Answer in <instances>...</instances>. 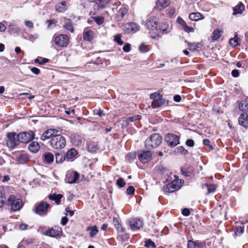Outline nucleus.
<instances>
[{
  "instance_id": "obj_28",
  "label": "nucleus",
  "mask_w": 248,
  "mask_h": 248,
  "mask_svg": "<svg viewBox=\"0 0 248 248\" xmlns=\"http://www.w3.org/2000/svg\"><path fill=\"white\" fill-rule=\"evenodd\" d=\"M72 142L75 145H78L81 143L82 138L77 134H72L70 136Z\"/></svg>"
},
{
  "instance_id": "obj_64",
  "label": "nucleus",
  "mask_w": 248,
  "mask_h": 248,
  "mask_svg": "<svg viewBox=\"0 0 248 248\" xmlns=\"http://www.w3.org/2000/svg\"><path fill=\"white\" fill-rule=\"evenodd\" d=\"M92 63L96 64V65H99V64H102V63L101 62V60H100L99 57H97L95 60L92 61Z\"/></svg>"
},
{
  "instance_id": "obj_9",
  "label": "nucleus",
  "mask_w": 248,
  "mask_h": 248,
  "mask_svg": "<svg viewBox=\"0 0 248 248\" xmlns=\"http://www.w3.org/2000/svg\"><path fill=\"white\" fill-rule=\"evenodd\" d=\"M62 233V229L59 226H53L51 229H48L43 232V234L51 237L60 236Z\"/></svg>"
},
{
  "instance_id": "obj_25",
  "label": "nucleus",
  "mask_w": 248,
  "mask_h": 248,
  "mask_svg": "<svg viewBox=\"0 0 248 248\" xmlns=\"http://www.w3.org/2000/svg\"><path fill=\"white\" fill-rule=\"evenodd\" d=\"M29 160V157L26 153H21L16 157V161L19 164H24Z\"/></svg>"
},
{
  "instance_id": "obj_38",
  "label": "nucleus",
  "mask_w": 248,
  "mask_h": 248,
  "mask_svg": "<svg viewBox=\"0 0 248 248\" xmlns=\"http://www.w3.org/2000/svg\"><path fill=\"white\" fill-rule=\"evenodd\" d=\"M20 31V29L16 25L10 23L9 25V32L11 34H15Z\"/></svg>"
},
{
  "instance_id": "obj_2",
  "label": "nucleus",
  "mask_w": 248,
  "mask_h": 248,
  "mask_svg": "<svg viewBox=\"0 0 248 248\" xmlns=\"http://www.w3.org/2000/svg\"><path fill=\"white\" fill-rule=\"evenodd\" d=\"M50 143L53 149H62L65 146L66 140L64 137L57 133L50 140Z\"/></svg>"
},
{
  "instance_id": "obj_53",
  "label": "nucleus",
  "mask_w": 248,
  "mask_h": 248,
  "mask_svg": "<svg viewBox=\"0 0 248 248\" xmlns=\"http://www.w3.org/2000/svg\"><path fill=\"white\" fill-rule=\"evenodd\" d=\"M202 143L204 145L208 146L211 150L214 149V147L213 145L210 144V140L209 139H204L202 141Z\"/></svg>"
},
{
  "instance_id": "obj_27",
  "label": "nucleus",
  "mask_w": 248,
  "mask_h": 248,
  "mask_svg": "<svg viewBox=\"0 0 248 248\" xmlns=\"http://www.w3.org/2000/svg\"><path fill=\"white\" fill-rule=\"evenodd\" d=\"M245 9V6L241 2H239L238 4L233 8V15L241 14Z\"/></svg>"
},
{
  "instance_id": "obj_17",
  "label": "nucleus",
  "mask_w": 248,
  "mask_h": 248,
  "mask_svg": "<svg viewBox=\"0 0 248 248\" xmlns=\"http://www.w3.org/2000/svg\"><path fill=\"white\" fill-rule=\"evenodd\" d=\"M129 225L132 230H138L142 227V221L139 218H134L130 221Z\"/></svg>"
},
{
  "instance_id": "obj_18",
  "label": "nucleus",
  "mask_w": 248,
  "mask_h": 248,
  "mask_svg": "<svg viewBox=\"0 0 248 248\" xmlns=\"http://www.w3.org/2000/svg\"><path fill=\"white\" fill-rule=\"evenodd\" d=\"M128 12V9L125 7H122L117 11L115 16V19L116 21H121L124 17Z\"/></svg>"
},
{
  "instance_id": "obj_22",
  "label": "nucleus",
  "mask_w": 248,
  "mask_h": 248,
  "mask_svg": "<svg viewBox=\"0 0 248 248\" xmlns=\"http://www.w3.org/2000/svg\"><path fill=\"white\" fill-rule=\"evenodd\" d=\"M68 8L67 3L65 1H62L55 5V10L57 12L62 13L65 12Z\"/></svg>"
},
{
  "instance_id": "obj_6",
  "label": "nucleus",
  "mask_w": 248,
  "mask_h": 248,
  "mask_svg": "<svg viewBox=\"0 0 248 248\" xmlns=\"http://www.w3.org/2000/svg\"><path fill=\"white\" fill-rule=\"evenodd\" d=\"M8 204L11 206L13 211H17L22 206V201L20 199H16L14 195H11L8 199Z\"/></svg>"
},
{
  "instance_id": "obj_45",
  "label": "nucleus",
  "mask_w": 248,
  "mask_h": 248,
  "mask_svg": "<svg viewBox=\"0 0 248 248\" xmlns=\"http://www.w3.org/2000/svg\"><path fill=\"white\" fill-rule=\"evenodd\" d=\"M115 42L119 45H122L124 44V42L121 40V34H118L114 36V39Z\"/></svg>"
},
{
  "instance_id": "obj_11",
  "label": "nucleus",
  "mask_w": 248,
  "mask_h": 248,
  "mask_svg": "<svg viewBox=\"0 0 248 248\" xmlns=\"http://www.w3.org/2000/svg\"><path fill=\"white\" fill-rule=\"evenodd\" d=\"M158 22L157 18L154 16H151L147 19L145 23V26L148 30L154 32L155 30L156 29Z\"/></svg>"
},
{
  "instance_id": "obj_46",
  "label": "nucleus",
  "mask_w": 248,
  "mask_h": 248,
  "mask_svg": "<svg viewBox=\"0 0 248 248\" xmlns=\"http://www.w3.org/2000/svg\"><path fill=\"white\" fill-rule=\"evenodd\" d=\"M139 50L142 53H145L149 50L148 47L145 44L142 43L139 47Z\"/></svg>"
},
{
  "instance_id": "obj_60",
  "label": "nucleus",
  "mask_w": 248,
  "mask_h": 248,
  "mask_svg": "<svg viewBox=\"0 0 248 248\" xmlns=\"http://www.w3.org/2000/svg\"><path fill=\"white\" fill-rule=\"evenodd\" d=\"M5 198L3 196L2 193H0V207H2L5 204Z\"/></svg>"
},
{
  "instance_id": "obj_16",
  "label": "nucleus",
  "mask_w": 248,
  "mask_h": 248,
  "mask_svg": "<svg viewBox=\"0 0 248 248\" xmlns=\"http://www.w3.org/2000/svg\"><path fill=\"white\" fill-rule=\"evenodd\" d=\"M79 173L77 171L68 172L66 174V179L69 184H73L77 182L79 178Z\"/></svg>"
},
{
  "instance_id": "obj_30",
  "label": "nucleus",
  "mask_w": 248,
  "mask_h": 248,
  "mask_svg": "<svg viewBox=\"0 0 248 248\" xmlns=\"http://www.w3.org/2000/svg\"><path fill=\"white\" fill-rule=\"evenodd\" d=\"M189 18L193 21H198L201 19L204 18V17L202 14L200 13H192L189 15Z\"/></svg>"
},
{
  "instance_id": "obj_36",
  "label": "nucleus",
  "mask_w": 248,
  "mask_h": 248,
  "mask_svg": "<svg viewBox=\"0 0 248 248\" xmlns=\"http://www.w3.org/2000/svg\"><path fill=\"white\" fill-rule=\"evenodd\" d=\"M239 108L241 111H248V99L242 100L239 104Z\"/></svg>"
},
{
  "instance_id": "obj_61",
  "label": "nucleus",
  "mask_w": 248,
  "mask_h": 248,
  "mask_svg": "<svg viewBox=\"0 0 248 248\" xmlns=\"http://www.w3.org/2000/svg\"><path fill=\"white\" fill-rule=\"evenodd\" d=\"M182 214L184 216L187 217L190 215V212L188 208H184L182 211Z\"/></svg>"
},
{
  "instance_id": "obj_63",
  "label": "nucleus",
  "mask_w": 248,
  "mask_h": 248,
  "mask_svg": "<svg viewBox=\"0 0 248 248\" xmlns=\"http://www.w3.org/2000/svg\"><path fill=\"white\" fill-rule=\"evenodd\" d=\"M31 71L35 75H38L40 73V70L36 67H33L31 69Z\"/></svg>"
},
{
  "instance_id": "obj_56",
  "label": "nucleus",
  "mask_w": 248,
  "mask_h": 248,
  "mask_svg": "<svg viewBox=\"0 0 248 248\" xmlns=\"http://www.w3.org/2000/svg\"><path fill=\"white\" fill-rule=\"evenodd\" d=\"M136 157V155L135 154L129 153L127 154L126 156V159L129 162H130L134 160Z\"/></svg>"
},
{
  "instance_id": "obj_32",
  "label": "nucleus",
  "mask_w": 248,
  "mask_h": 248,
  "mask_svg": "<svg viewBox=\"0 0 248 248\" xmlns=\"http://www.w3.org/2000/svg\"><path fill=\"white\" fill-rule=\"evenodd\" d=\"M83 39L87 41H91L93 38V34L92 31L88 30L84 31L83 34Z\"/></svg>"
},
{
  "instance_id": "obj_55",
  "label": "nucleus",
  "mask_w": 248,
  "mask_h": 248,
  "mask_svg": "<svg viewBox=\"0 0 248 248\" xmlns=\"http://www.w3.org/2000/svg\"><path fill=\"white\" fill-rule=\"evenodd\" d=\"M177 151L178 153L186 155L187 154L188 152L183 146H179L177 148Z\"/></svg>"
},
{
  "instance_id": "obj_33",
  "label": "nucleus",
  "mask_w": 248,
  "mask_h": 248,
  "mask_svg": "<svg viewBox=\"0 0 248 248\" xmlns=\"http://www.w3.org/2000/svg\"><path fill=\"white\" fill-rule=\"evenodd\" d=\"M170 4V3L167 0H157L156 2V6L160 9H162L166 8Z\"/></svg>"
},
{
  "instance_id": "obj_21",
  "label": "nucleus",
  "mask_w": 248,
  "mask_h": 248,
  "mask_svg": "<svg viewBox=\"0 0 248 248\" xmlns=\"http://www.w3.org/2000/svg\"><path fill=\"white\" fill-rule=\"evenodd\" d=\"M177 23L180 25L183 28L185 32L189 33L190 32H194V29L192 27H188L186 22L180 17L177 18Z\"/></svg>"
},
{
  "instance_id": "obj_41",
  "label": "nucleus",
  "mask_w": 248,
  "mask_h": 248,
  "mask_svg": "<svg viewBox=\"0 0 248 248\" xmlns=\"http://www.w3.org/2000/svg\"><path fill=\"white\" fill-rule=\"evenodd\" d=\"M221 36V32L219 30H214L212 32V36L211 39L213 41H215L219 39Z\"/></svg>"
},
{
  "instance_id": "obj_29",
  "label": "nucleus",
  "mask_w": 248,
  "mask_h": 248,
  "mask_svg": "<svg viewBox=\"0 0 248 248\" xmlns=\"http://www.w3.org/2000/svg\"><path fill=\"white\" fill-rule=\"evenodd\" d=\"M28 149L32 153H36L39 150V144L37 142L33 141L29 145Z\"/></svg>"
},
{
  "instance_id": "obj_5",
  "label": "nucleus",
  "mask_w": 248,
  "mask_h": 248,
  "mask_svg": "<svg viewBox=\"0 0 248 248\" xmlns=\"http://www.w3.org/2000/svg\"><path fill=\"white\" fill-rule=\"evenodd\" d=\"M35 133L33 131L28 132H23L18 134L16 136L19 142L24 143H27L30 141H32L34 138Z\"/></svg>"
},
{
  "instance_id": "obj_39",
  "label": "nucleus",
  "mask_w": 248,
  "mask_h": 248,
  "mask_svg": "<svg viewBox=\"0 0 248 248\" xmlns=\"http://www.w3.org/2000/svg\"><path fill=\"white\" fill-rule=\"evenodd\" d=\"M204 186L206 187L207 189V192L206 194V195L214 192L217 188L216 185L214 184H206L204 185Z\"/></svg>"
},
{
  "instance_id": "obj_7",
  "label": "nucleus",
  "mask_w": 248,
  "mask_h": 248,
  "mask_svg": "<svg viewBox=\"0 0 248 248\" xmlns=\"http://www.w3.org/2000/svg\"><path fill=\"white\" fill-rule=\"evenodd\" d=\"M137 154L138 159L143 163L150 161L152 156V152L149 150H140L138 151Z\"/></svg>"
},
{
  "instance_id": "obj_52",
  "label": "nucleus",
  "mask_w": 248,
  "mask_h": 248,
  "mask_svg": "<svg viewBox=\"0 0 248 248\" xmlns=\"http://www.w3.org/2000/svg\"><path fill=\"white\" fill-rule=\"evenodd\" d=\"M145 247L147 248H155L156 247L155 244L154 242L151 240V239H148L145 242Z\"/></svg>"
},
{
  "instance_id": "obj_58",
  "label": "nucleus",
  "mask_w": 248,
  "mask_h": 248,
  "mask_svg": "<svg viewBox=\"0 0 248 248\" xmlns=\"http://www.w3.org/2000/svg\"><path fill=\"white\" fill-rule=\"evenodd\" d=\"M135 189L133 186H129L126 189V193L128 195H131L134 193Z\"/></svg>"
},
{
  "instance_id": "obj_1",
  "label": "nucleus",
  "mask_w": 248,
  "mask_h": 248,
  "mask_svg": "<svg viewBox=\"0 0 248 248\" xmlns=\"http://www.w3.org/2000/svg\"><path fill=\"white\" fill-rule=\"evenodd\" d=\"M162 137L158 133L152 134L144 142L145 147L148 149L158 147L162 142Z\"/></svg>"
},
{
  "instance_id": "obj_26",
  "label": "nucleus",
  "mask_w": 248,
  "mask_h": 248,
  "mask_svg": "<svg viewBox=\"0 0 248 248\" xmlns=\"http://www.w3.org/2000/svg\"><path fill=\"white\" fill-rule=\"evenodd\" d=\"M62 197H63V195L62 194H57L56 193L49 194L48 196V199L51 201H55V202L57 205H59L60 204L61 199Z\"/></svg>"
},
{
  "instance_id": "obj_31",
  "label": "nucleus",
  "mask_w": 248,
  "mask_h": 248,
  "mask_svg": "<svg viewBox=\"0 0 248 248\" xmlns=\"http://www.w3.org/2000/svg\"><path fill=\"white\" fill-rule=\"evenodd\" d=\"M86 231H90V237L91 238L94 237L98 232V229L96 226H89L87 227Z\"/></svg>"
},
{
  "instance_id": "obj_51",
  "label": "nucleus",
  "mask_w": 248,
  "mask_h": 248,
  "mask_svg": "<svg viewBox=\"0 0 248 248\" xmlns=\"http://www.w3.org/2000/svg\"><path fill=\"white\" fill-rule=\"evenodd\" d=\"M93 20L98 24L101 25L104 22V18L100 16L93 17Z\"/></svg>"
},
{
  "instance_id": "obj_37",
  "label": "nucleus",
  "mask_w": 248,
  "mask_h": 248,
  "mask_svg": "<svg viewBox=\"0 0 248 248\" xmlns=\"http://www.w3.org/2000/svg\"><path fill=\"white\" fill-rule=\"evenodd\" d=\"M77 154V151L74 148H72L67 152L65 155L66 158L67 160L72 159Z\"/></svg>"
},
{
  "instance_id": "obj_20",
  "label": "nucleus",
  "mask_w": 248,
  "mask_h": 248,
  "mask_svg": "<svg viewBox=\"0 0 248 248\" xmlns=\"http://www.w3.org/2000/svg\"><path fill=\"white\" fill-rule=\"evenodd\" d=\"M169 101L165 99L162 98V96L157 100L153 101L152 102V106L153 108H158L164 105H168Z\"/></svg>"
},
{
  "instance_id": "obj_54",
  "label": "nucleus",
  "mask_w": 248,
  "mask_h": 248,
  "mask_svg": "<svg viewBox=\"0 0 248 248\" xmlns=\"http://www.w3.org/2000/svg\"><path fill=\"white\" fill-rule=\"evenodd\" d=\"M244 228L241 227H238L236 228L235 230V234L236 235L240 236L241 234L243 233Z\"/></svg>"
},
{
  "instance_id": "obj_3",
  "label": "nucleus",
  "mask_w": 248,
  "mask_h": 248,
  "mask_svg": "<svg viewBox=\"0 0 248 248\" xmlns=\"http://www.w3.org/2000/svg\"><path fill=\"white\" fill-rule=\"evenodd\" d=\"M50 208V206L48 203L42 201L35 205L33 211L35 214L40 216H44L47 215Z\"/></svg>"
},
{
  "instance_id": "obj_24",
  "label": "nucleus",
  "mask_w": 248,
  "mask_h": 248,
  "mask_svg": "<svg viewBox=\"0 0 248 248\" xmlns=\"http://www.w3.org/2000/svg\"><path fill=\"white\" fill-rule=\"evenodd\" d=\"M43 162L46 164H50L54 161V155L50 152L45 153L43 155Z\"/></svg>"
},
{
  "instance_id": "obj_42",
  "label": "nucleus",
  "mask_w": 248,
  "mask_h": 248,
  "mask_svg": "<svg viewBox=\"0 0 248 248\" xmlns=\"http://www.w3.org/2000/svg\"><path fill=\"white\" fill-rule=\"evenodd\" d=\"M185 42L189 46V49L191 51H196L198 49L199 47V44L196 43H190L187 41H186Z\"/></svg>"
},
{
  "instance_id": "obj_50",
  "label": "nucleus",
  "mask_w": 248,
  "mask_h": 248,
  "mask_svg": "<svg viewBox=\"0 0 248 248\" xmlns=\"http://www.w3.org/2000/svg\"><path fill=\"white\" fill-rule=\"evenodd\" d=\"M116 184L119 187L122 188L125 185V182L123 178H119L117 180Z\"/></svg>"
},
{
  "instance_id": "obj_49",
  "label": "nucleus",
  "mask_w": 248,
  "mask_h": 248,
  "mask_svg": "<svg viewBox=\"0 0 248 248\" xmlns=\"http://www.w3.org/2000/svg\"><path fill=\"white\" fill-rule=\"evenodd\" d=\"M49 59L47 58H42V60L40 61L39 59L36 58L34 60L35 63H38L40 65H43L49 62Z\"/></svg>"
},
{
  "instance_id": "obj_10",
  "label": "nucleus",
  "mask_w": 248,
  "mask_h": 248,
  "mask_svg": "<svg viewBox=\"0 0 248 248\" xmlns=\"http://www.w3.org/2000/svg\"><path fill=\"white\" fill-rule=\"evenodd\" d=\"M123 30L127 33H134L139 31V26L134 22L125 23L122 26Z\"/></svg>"
},
{
  "instance_id": "obj_13",
  "label": "nucleus",
  "mask_w": 248,
  "mask_h": 248,
  "mask_svg": "<svg viewBox=\"0 0 248 248\" xmlns=\"http://www.w3.org/2000/svg\"><path fill=\"white\" fill-rule=\"evenodd\" d=\"M180 186L178 184V180H174L171 183L165 185L163 187V190L166 193H172L178 190Z\"/></svg>"
},
{
  "instance_id": "obj_4",
  "label": "nucleus",
  "mask_w": 248,
  "mask_h": 248,
  "mask_svg": "<svg viewBox=\"0 0 248 248\" xmlns=\"http://www.w3.org/2000/svg\"><path fill=\"white\" fill-rule=\"evenodd\" d=\"M54 44L59 47H66L69 44V38L66 34H59L53 37Z\"/></svg>"
},
{
  "instance_id": "obj_8",
  "label": "nucleus",
  "mask_w": 248,
  "mask_h": 248,
  "mask_svg": "<svg viewBox=\"0 0 248 248\" xmlns=\"http://www.w3.org/2000/svg\"><path fill=\"white\" fill-rule=\"evenodd\" d=\"M7 145L11 149L15 148L19 144L18 139L16 140V133L15 132H10L7 134Z\"/></svg>"
},
{
  "instance_id": "obj_59",
  "label": "nucleus",
  "mask_w": 248,
  "mask_h": 248,
  "mask_svg": "<svg viewBox=\"0 0 248 248\" xmlns=\"http://www.w3.org/2000/svg\"><path fill=\"white\" fill-rule=\"evenodd\" d=\"M186 144L187 146L192 147L194 145V141L192 139H188L186 140Z\"/></svg>"
},
{
  "instance_id": "obj_12",
  "label": "nucleus",
  "mask_w": 248,
  "mask_h": 248,
  "mask_svg": "<svg viewBox=\"0 0 248 248\" xmlns=\"http://www.w3.org/2000/svg\"><path fill=\"white\" fill-rule=\"evenodd\" d=\"M179 137L173 134H168L165 136V141L170 147H175L179 144Z\"/></svg>"
},
{
  "instance_id": "obj_34",
  "label": "nucleus",
  "mask_w": 248,
  "mask_h": 248,
  "mask_svg": "<svg viewBox=\"0 0 248 248\" xmlns=\"http://www.w3.org/2000/svg\"><path fill=\"white\" fill-rule=\"evenodd\" d=\"M65 154L62 153H56L55 154V159L57 163H62L66 159Z\"/></svg>"
},
{
  "instance_id": "obj_57",
  "label": "nucleus",
  "mask_w": 248,
  "mask_h": 248,
  "mask_svg": "<svg viewBox=\"0 0 248 248\" xmlns=\"http://www.w3.org/2000/svg\"><path fill=\"white\" fill-rule=\"evenodd\" d=\"M131 45L129 43L125 44L123 48V50L125 52H128L131 50Z\"/></svg>"
},
{
  "instance_id": "obj_35",
  "label": "nucleus",
  "mask_w": 248,
  "mask_h": 248,
  "mask_svg": "<svg viewBox=\"0 0 248 248\" xmlns=\"http://www.w3.org/2000/svg\"><path fill=\"white\" fill-rule=\"evenodd\" d=\"M240 41L241 39L237 37V34H235L233 38L230 39L229 43L232 46L235 47L240 45Z\"/></svg>"
},
{
  "instance_id": "obj_15",
  "label": "nucleus",
  "mask_w": 248,
  "mask_h": 248,
  "mask_svg": "<svg viewBox=\"0 0 248 248\" xmlns=\"http://www.w3.org/2000/svg\"><path fill=\"white\" fill-rule=\"evenodd\" d=\"M58 131L55 129H48L44 132L41 135L40 139L42 140H46L50 138L51 139L58 133Z\"/></svg>"
},
{
  "instance_id": "obj_19",
  "label": "nucleus",
  "mask_w": 248,
  "mask_h": 248,
  "mask_svg": "<svg viewBox=\"0 0 248 248\" xmlns=\"http://www.w3.org/2000/svg\"><path fill=\"white\" fill-rule=\"evenodd\" d=\"M238 123L240 125L248 129V116L247 113L244 112L240 115Z\"/></svg>"
},
{
  "instance_id": "obj_62",
  "label": "nucleus",
  "mask_w": 248,
  "mask_h": 248,
  "mask_svg": "<svg viewBox=\"0 0 248 248\" xmlns=\"http://www.w3.org/2000/svg\"><path fill=\"white\" fill-rule=\"evenodd\" d=\"M232 75L234 78H237L239 75V70L237 69H234L232 71Z\"/></svg>"
},
{
  "instance_id": "obj_40",
  "label": "nucleus",
  "mask_w": 248,
  "mask_h": 248,
  "mask_svg": "<svg viewBox=\"0 0 248 248\" xmlns=\"http://www.w3.org/2000/svg\"><path fill=\"white\" fill-rule=\"evenodd\" d=\"M141 118V116L139 115L129 117L125 120V126H127L130 122H133L136 120H140Z\"/></svg>"
},
{
  "instance_id": "obj_23",
  "label": "nucleus",
  "mask_w": 248,
  "mask_h": 248,
  "mask_svg": "<svg viewBox=\"0 0 248 248\" xmlns=\"http://www.w3.org/2000/svg\"><path fill=\"white\" fill-rule=\"evenodd\" d=\"M204 244L200 241H193L189 240L187 241V248H202Z\"/></svg>"
},
{
  "instance_id": "obj_14",
  "label": "nucleus",
  "mask_w": 248,
  "mask_h": 248,
  "mask_svg": "<svg viewBox=\"0 0 248 248\" xmlns=\"http://www.w3.org/2000/svg\"><path fill=\"white\" fill-rule=\"evenodd\" d=\"M169 28V26L165 23H158L157 25L156 29L155 30L153 34L151 35V37L154 39L159 37L158 34L159 32H165L167 31Z\"/></svg>"
},
{
  "instance_id": "obj_43",
  "label": "nucleus",
  "mask_w": 248,
  "mask_h": 248,
  "mask_svg": "<svg viewBox=\"0 0 248 248\" xmlns=\"http://www.w3.org/2000/svg\"><path fill=\"white\" fill-rule=\"evenodd\" d=\"M63 28L67 31H70V32H74V27L71 22H68L65 23L63 25Z\"/></svg>"
},
{
  "instance_id": "obj_47",
  "label": "nucleus",
  "mask_w": 248,
  "mask_h": 248,
  "mask_svg": "<svg viewBox=\"0 0 248 248\" xmlns=\"http://www.w3.org/2000/svg\"><path fill=\"white\" fill-rule=\"evenodd\" d=\"M182 174L185 177H189L191 175V172L190 170L186 168H182L181 169Z\"/></svg>"
},
{
  "instance_id": "obj_44",
  "label": "nucleus",
  "mask_w": 248,
  "mask_h": 248,
  "mask_svg": "<svg viewBox=\"0 0 248 248\" xmlns=\"http://www.w3.org/2000/svg\"><path fill=\"white\" fill-rule=\"evenodd\" d=\"M113 222L114 223V226L118 230L121 229L122 232H123V229L122 228L121 224L119 223L117 218L116 217H113Z\"/></svg>"
},
{
  "instance_id": "obj_48",
  "label": "nucleus",
  "mask_w": 248,
  "mask_h": 248,
  "mask_svg": "<svg viewBox=\"0 0 248 248\" xmlns=\"http://www.w3.org/2000/svg\"><path fill=\"white\" fill-rule=\"evenodd\" d=\"M162 95L159 93H157L156 92L151 93L150 95V98L151 99H153V101L157 100V99H159V98Z\"/></svg>"
}]
</instances>
